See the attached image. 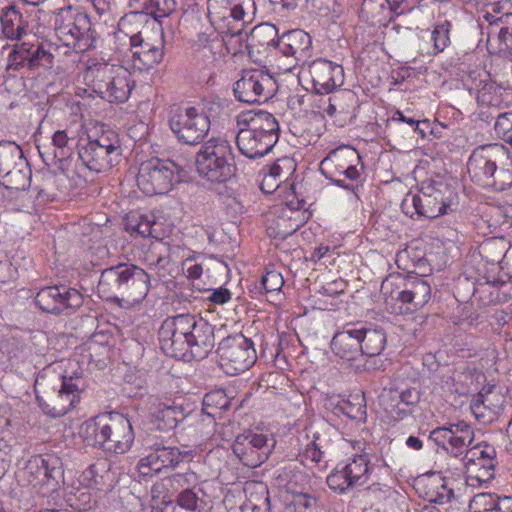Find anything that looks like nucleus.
Segmentation results:
<instances>
[{"label":"nucleus","instance_id":"obj_1","mask_svg":"<svg viewBox=\"0 0 512 512\" xmlns=\"http://www.w3.org/2000/svg\"><path fill=\"white\" fill-rule=\"evenodd\" d=\"M214 327L188 314L169 316L162 322V360L165 378L171 389L179 388L184 376L185 361L204 359L214 348Z\"/></svg>","mask_w":512,"mask_h":512},{"label":"nucleus","instance_id":"obj_2","mask_svg":"<svg viewBox=\"0 0 512 512\" xmlns=\"http://www.w3.org/2000/svg\"><path fill=\"white\" fill-rule=\"evenodd\" d=\"M80 435L88 445L114 454L125 453L134 441L129 419L118 412L99 414L85 421Z\"/></svg>","mask_w":512,"mask_h":512},{"label":"nucleus","instance_id":"obj_3","mask_svg":"<svg viewBox=\"0 0 512 512\" xmlns=\"http://www.w3.org/2000/svg\"><path fill=\"white\" fill-rule=\"evenodd\" d=\"M243 124L236 135V144L241 154L256 159L268 154L279 139L280 126L275 116L267 111L248 112L239 117Z\"/></svg>","mask_w":512,"mask_h":512},{"label":"nucleus","instance_id":"obj_4","mask_svg":"<svg viewBox=\"0 0 512 512\" xmlns=\"http://www.w3.org/2000/svg\"><path fill=\"white\" fill-rule=\"evenodd\" d=\"M36 400L43 412L51 417H61L79 401L85 381L79 375L46 377L35 381Z\"/></svg>","mask_w":512,"mask_h":512},{"label":"nucleus","instance_id":"obj_5","mask_svg":"<svg viewBox=\"0 0 512 512\" xmlns=\"http://www.w3.org/2000/svg\"><path fill=\"white\" fill-rule=\"evenodd\" d=\"M458 194L449 184L431 181L423 183L416 194H408L402 201V211L413 217L414 214L434 219L458 209Z\"/></svg>","mask_w":512,"mask_h":512},{"label":"nucleus","instance_id":"obj_6","mask_svg":"<svg viewBox=\"0 0 512 512\" xmlns=\"http://www.w3.org/2000/svg\"><path fill=\"white\" fill-rule=\"evenodd\" d=\"M198 175L212 183H223L235 173L234 155L229 142L213 138L206 142L196 156Z\"/></svg>","mask_w":512,"mask_h":512},{"label":"nucleus","instance_id":"obj_7","mask_svg":"<svg viewBox=\"0 0 512 512\" xmlns=\"http://www.w3.org/2000/svg\"><path fill=\"white\" fill-rule=\"evenodd\" d=\"M392 279L382 282L381 291L387 295L386 301H391L393 311L399 314L413 313L422 309L431 299V287L427 280L419 276H408L392 288Z\"/></svg>","mask_w":512,"mask_h":512},{"label":"nucleus","instance_id":"obj_8","mask_svg":"<svg viewBox=\"0 0 512 512\" xmlns=\"http://www.w3.org/2000/svg\"><path fill=\"white\" fill-rule=\"evenodd\" d=\"M362 169L360 154L348 145L339 146L330 151L320 162V171L326 179L351 192H354L355 185L347 180H358Z\"/></svg>","mask_w":512,"mask_h":512},{"label":"nucleus","instance_id":"obj_9","mask_svg":"<svg viewBox=\"0 0 512 512\" xmlns=\"http://www.w3.org/2000/svg\"><path fill=\"white\" fill-rule=\"evenodd\" d=\"M122 148L118 134L112 130L102 131L85 145H79L78 156L90 171L100 173L110 170L121 157Z\"/></svg>","mask_w":512,"mask_h":512},{"label":"nucleus","instance_id":"obj_10","mask_svg":"<svg viewBox=\"0 0 512 512\" xmlns=\"http://www.w3.org/2000/svg\"><path fill=\"white\" fill-rule=\"evenodd\" d=\"M168 125L178 141L197 145L203 141L210 129V119L201 106L172 109Z\"/></svg>","mask_w":512,"mask_h":512},{"label":"nucleus","instance_id":"obj_11","mask_svg":"<svg viewBox=\"0 0 512 512\" xmlns=\"http://www.w3.org/2000/svg\"><path fill=\"white\" fill-rule=\"evenodd\" d=\"M55 33L67 47L80 51L91 48L95 41L89 17L71 7L62 9L55 19Z\"/></svg>","mask_w":512,"mask_h":512},{"label":"nucleus","instance_id":"obj_12","mask_svg":"<svg viewBox=\"0 0 512 512\" xmlns=\"http://www.w3.org/2000/svg\"><path fill=\"white\" fill-rule=\"evenodd\" d=\"M217 352L221 368L231 376L248 370L257 359L253 342L242 334L224 338Z\"/></svg>","mask_w":512,"mask_h":512},{"label":"nucleus","instance_id":"obj_13","mask_svg":"<svg viewBox=\"0 0 512 512\" xmlns=\"http://www.w3.org/2000/svg\"><path fill=\"white\" fill-rule=\"evenodd\" d=\"M24 472L29 477L30 484L38 488V492L44 497H50L58 490L63 476L61 460L54 454L32 457Z\"/></svg>","mask_w":512,"mask_h":512},{"label":"nucleus","instance_id":"obj_14","mask_svg":"<svg viewBox=\"0 0 512 512\" xmlns=\"http://www.w3.org/2000/svg\"><path fill=\"white\" fill-rule=\"evenodd\" d=\"M276 89L274 77L258 69L244 70L233 86L235 97L248 104L267 101L274 95Z\"/></svg>","mask_w":512,"mask_h":512},{"label":"nucleus","instance_id":"obj_15","mask_svg":"<svg viewBox=\"0 0 512 512\" xmlns=\"http://www.w3.org/2000/svg\"><path fill=\"white\" fill-rule=\"evenodd\" d=\"M119 73L113 75V66L101 64L90 69L93 76L92 86L101 98L111 103L125 102L130 93L131 86L126 70L118 69Z\"/></svg>","mask_w":512,"mask_h":512},{"label":"nucleus","instance_id":"obj_16","mask_svg":"<svg viewBox=\"0 0 512 512\" xmlns=\"http://www.w3.org/2000/svg\"><path fill=\"white\" fill-rule=\"evenodd\" d=\"M266 36L271 38L267 45L275 46L287 57H293L295 61H304L312 46V40L308 33L301 29H295L277 37V29L274 25L264 24L253 31V36Z\"/></svg>","mask_w":512,"mask_h":512},{"label":"nucleus","instance_id":"obj_17","mask_svg":"<svg viewBox=\"0 0 512 512\" xmlns=\"http://www.w3.org/2000/svg\"><path fill=\"white\" fill-rule=\"evenodd\" d=\"M186 158L181 154H173L170 149L162 152V195L175 200L181 206L183 187L186 183Z\"/></svg>","mask_w":512,"mask_h":512},{"label":"nucleus","instance_id":"obj_18","mask_svg":"<svg viewBox=\"0 0 512 512\" xmlns=\"http://www.w3.org/2000/svg\"><path fill=\"white\" fill-rule=\"evenodd\" d=\"M505 147L499 144L480 146L474 149L467 162V171L471 180L479 186L487 188L490 178L497 168L498 160Z\"/></svg>","mask_w":512,"mask_h":512},{"label":"nucleus","instance_id":"obj_19","mask_svg":"<svg viewBox=\"0 0 512 512\" xmlns=\"http://www.w3.org/2000/svg\"><path fill=\"white\" fill-rule=\"evenodd\" d=\"M232 449L239 460L250 468H256L264 463L271 452L267 436L251 431L238 435Z\"/></svg>","mask_w":512,"mask_h":512},{"label":"nucleus","instance_id":"obj_20","mask_svg":"<svg viewBox=\"0 0 512 512\" xmlns=\"http://www.w3.org/2000/svg\"><path fill=\"white\" fill-rule=\"evenodd\" d=\"M35 302L45 312L60 314L68 309L79 308L83 298L76 289L66 286H48L37 293Z\"/></svg>","mask_w":512,"mask_h":512},{"label":"nucleus","instance_id":"obj_21","mask_svg":"<svg viewBox=\"0 0 512 512\" xmlns=\"http://www.w3.org/2000/svg\"><path fill=\"white\" fill-rule=\"evenodd\" d=\"M308 71L317 94L332 93L344 84L343 67L332 61L316 59L309 65Z\"/></svg>","mask_w":512,"mask_h":512},{"label":"nucleus","instance_id":"obj_22","mask_svg":"<svg viewBox=\"0 0 512 512\" xmlns=\"http://www.w3.org/2000/svg\"><path fill=\"white\" fill-rule=\"evenodd\" d=\"M357 324L348 323L331 340L333 353L345 361H353L361 356V344L357 336Z\"/></svg>","mask_w":512,"mask_h":512},{"label":"nucleus","instance_id":"obj_23","mask_svg":"<svg viewBox=\"0 0 512 512\" xmlns=\"http://www.w3.org/2000/svg\"><path fill=\"white\" fill-rule=\"evenodd\" d=\"M130 265L120 264L105 269L97 285L98 293L106 300H118L127 283Z\"/></svg>","mask_w":512,"mask_h":512},{"label":"nucleus","instance_id":"obj_24","mask_svg":"<svg viewBox=\"0 0 512 512\" xmlns=\"http://www.w3.org/2000/svg\"><path fill=\"white\" fill-rule=\"evenodd\" d=\"M465 85L469 92L476 94L477 103L481 106H498L501 103L500 89L490 81L486 72L479 73L478 77L475 72L468 75Z\"/></svg>","mask_w":512,"mask_h":512},{"label":"nucleus","instance_id":"obj_25","mask_svg":"<svg viewBox=\"0 0 512 512\" xmlns=\"http://www.w3.org/2000/svg\"><path fill=\"white\" fill-rule=\"evenodd\" d=\"M357 324V336L361 344V355L375 357L381 354L387 343L385 330L379 326Z\"/></svg>","mask_w":512,"mask_h":512},{"label":"nucleus","instance_id":"obj_26","mask_svg":"<svg viewBox=\"0 0 512 512\" xmlns=\"http://www.w3.org/2000/svg\"><path fill=\"white\" fill-rule=\"evenodd\" d=\"M246 500L241 506L243 512H270L269 490L266 484L250 481L245 484Z\"/></svg>","mask_w":512,"mask_h":512},{"label":"nucleus","instance_id":"obj_27","mask_svg":"<svg viewBox=\"0 0 512 512\" xmlns=\"http://www.w3.org/2000/svg\"><path fill=\"white\" fill-rule=\"evenodd\" d=\"M149 281V275L143 269L130 265L127 283L124 284L120 297L132 302L143 300L148 292Z\"/></svg>","mask_w":512,"mask_h":512},{"label":"nucleus","instance_id":"obj_28","mask_svg":"<svg viewBox=\"0 0 512 512\" xmlns=\"http://www.w3.org/2000/svg\"><path fill=\"white\" fill-rule=\"evenodd\" d=\"M0 20L2 32L7 39L18 40L25 33L26 22L15 5L3 8Z\"/></svg>","mask_w":512,"mask_h":512},{"label":"nucleus","instance_id":"obj_29","mask_svg":"<svg viewBox=\"0 0 512 512\" xmlns=\"http://www.w3.org/2000/svg\"><path fill=\"white\" fill-rule=\"evenodd\" d=\"M159 163L160 160L155 159L143 163L140 167L137 182L140 189H142V191L147 195L158 194V189L160 187Z\"/></svg>","mask_w":512,"mask_h":512},{"label":"nucleus","instance_id":"obj_30","mask_svg":"<svg viewBox=\"0 0 512 512\" xmlns=\"http://www.w3.org/2000/svg\"><path fill=\"white\" fill-rule=\"evenodd\" d=\"M502 156L498 160L497 168L490 178L488 187L495 191H504L512 186V156L508 149L502 151Z\"/></svg>","mask_w":512,"mask_h":512},{"label":"nucleus","instance_id":"obj_31","mask_svg":"<svg viewBox=\"0 0 512 512\" xmlns=\"http://www.w3.org/2000/svg\"><path fill=\"white\" fill-rule=\"evenodd\" d=\"M370 459L368 453L357 454L349 459L344 469L354 486L365 484L370 475Z\"/></svg>","mask_w":512,"mask_h":512},{"label":"nucleus","instance_id":"obj_32","mask_svg":"<svg viewBox=\"0 0 512 512\" xmlns=\"http://www.w3.org/2000/svg\"><path fill=\"white\" fill-rule=\"evenodd\" d=\"M504 402L505 398L501 393L489 389L485 393L480 392L474 397L471 403V410L476 417L483 415L482 407L497 414L502 409Z\"/></svg>","mask_w":512,"mask_h":512},{"label":"nucleus","instance_id":"obj_33","mask_svg":"<svg viewBox=\"0 0 512 512\" xmlns=\"http://www.w3.org/2000/svg\"><path fill=\"white\" fill-rule=\"evenodd\" d=\"M7 188L15 190H25L31 180V169L26 158L20 160L15 167L10 169L9 173L1 176Z\"/></svg>","mask_w":512,"mask_h":512},{"label":"nucleus","instance_id":"obj_34","mask_svg":"<svg viewBox=\"0 0 512 512\" xmlns=\"http://www.w3.org/2000/svg\"><path fill=\"white\" fill-rule=\"evenodd\" d=\"M300 227V223L291 216L284 215L268 218L266 231L269 237L284 240L295 233Z\"/></svg>","mask_w":512,"mask_h":512},{"label":"nucleus","instance_id":"obj_35","mask_svg":"<svg viewBox=\"0 0 512 512\" xmlns=\"http://www.w3.org/2000/svg\"><path fill=\"white\" fill-rule=\"evenodd\" d=\"M159 224L157 216L154 213L140 215L134 221L129 220L127 223V231L136 232L142 237H152L158 240Z\"/></svg>","mask_w":512,"mask_h":512},{"label":"nucleus","instance_id":"obj_36","mask_svg":"<svg viewBox=\"0 0 512 512\" xmlns=\"http://www.w3.org/2000/svg\"><path fill=\"white\" fill-rule=\"evenodd\" d=\"M24 158L23 151L14 142L0 143V177L9 173L10 169L15 167L17 163Z\"/></svg>","mask_w":512,"mask_h":512},{"label":"nucleus","instance_id":"obj_37","mask_svg":"<svg viewBox=\"0 0 512 512\" xmlns=\"http://www.w3.org/2000/svg\"><path fill=\"white\" fill-rule=\"evenodd\" d=\"M339 412L352 420L365 421L366 403L364 395H351L347 400H342L336 407Z\"/></svg>","mask_w":512,"mask_h":512},{"label":"nucleus","instance_id":"obj_38","mask_svg":"<svg viewBox=\"0 0 512 512\" xmlns=\"http://www.w3.org/2000/svg\"><path fill=\"white\" fill-rule=\"evenodd\" d=\"M427 487L428 491L425 493V497L430 503L444 504L454 496L453 489L447 486L444 478L431 479Z\"/></svg>","mask_w":512,"mask_h":512},{"label":"nucleus","instance_id":"obj_39","mask_svg":"<svg viewBox=\"0 0 512 512\" xmlns=\"http://www.w3.org/2000/svg\"><path fill=\"white\" fill-rule=\"evenodd\" d=\"M241 27H243V24ZM222 40L227 52L236 55L242 52V48L248 40V33L243 28L229 27L223 32Z\"/></svg>","mask_w":512,"mask_h":512},{"label":"nucleus","instance_id":"obj_40","mask_svg":"<svg viewBox=\"0 0 512 512\" xmlns=\"http://www.w3.org/2000/svg\"><path fill=\"white\" fill-rule=\"evenodd\" d=\"M78 135L79 131L72 128L56 131L52 136V143L58 150L56 155L65 157L70 154L72 151V144Z\"/></svg>","mask_w":512,"mask_h":512},{"label":"nucleus","instance_id":"obj_41","mask_svg":"<svg viewBox=\"0 0 512 512\" xmlns=\"http://www.w3.org/2000/svg\"><path fill=\"white\" fill-rule=\"evenodd\" d=\"M185 418L184 409L176 400L162 402V422L167 430H173Z\"/></svg>","mask_w":512,"mask_h":512},{"label":"nucleus","instance_id":"obj_42","mask_svg":"<svg viewBox=\"0 0 512 512\" xmlns=\"http://www.w3.org/2000/svg\"><path fill=\"white\" fill-rule=\"evenodd\" d=\"M230 407V400L223 390H214L207 393L203 398V411L215 416V410H227Z\"/></svg>","mask_w":512,"mask_h":512},{"label":"nucleus","instance_id":"obj_43","mask_svg":"<svg viewBox=\"0 0 512 512\" xmlns=\"http://www.w3.org/2000/svg\"><path fill=\"white\" fill-rule=\"evenodd\" d=\"M474 502L487 506L484 512H511L512 497L494 499L490 494L480 493L474 497Z\"/></svg>","mask_w":512,"mask_h":512},{"label":"nucleus","instance_id":"obj_44","mask_svg":"<svg viewBox=\"0 0 512 512\" xmlns=\"http://www.w3.org/2000/svg\"><path fill=\"white\" fill-rule=\"evenodd\" d=\"M387 0H364L362 3V13L371 19L373 23L381 24L388 19Z\"/></svg>","mask_w":512,"mask_h":512},{"label":"nucleus","instance_id":"obj_45","mask_svg":"<svg viewBox=\"0 0 512 512\" xmlns=\"http://www.w3.org/2000/svg\"><path fill=\"white\" fill-rule=\"evenodd\" d=\"M495 466H487L482 468L475 466H467L466 469V484L470 487H480L488 483L494 478Z\"/></svg>","mask_w":512,"mask_h":512},{"label":"nucleus","instance_id":"obj_46","mask_svg":"<svg viewBox=\"0 0 512 512\" xmlns=\"http://www.w3.org/2000/svg\"><path fill=\"white\" fill-rule=\"evenodd\" d=\"M159 57L160 53L158 48L148 43H146L145 47H142V49L133 51L134 63L136 64V61L139 62V69L149 70L155 67L158 64Z\"/></svg>","mask_w":512,"mask_h":512},{"label":"nucleus","instance_id":"obj_47","mask_svg":"<svg viewBox=\"0 0 512 512\" xmlns=\"http://www.w3.org/2000/svg\"><path fill=\"white\" fill-rule=\"evenodd\" d=\"M34 48L35 45L25 42L20 45H16L13 52L9 55L10 66H15V68H18L19 66H27L29 68Z\"/></svg>","mask_w":512,"mask_h":512},{"label":"nucleus","instance_id":"obj_48","mask_svg":"<svg viewBox=\"0 0 512 512\" xmlns=\"http://www.w3.org/2000/svg\"><path fill=\"white\" fill-rule=\"evenodd\" d=\"M334 107L340 108V113L349 114L357 105V95L352 90H340L333 95Z\"/></svg>","mask_w":512,"mask_h":512},{"label":"nucleus","instance_id":"obj_49","mask_svg":"<svg viewBox=\"0 0 512 512\" xmlns=\"http://www.w3.org/2000/svg\"><path fill=\"white\" fill-rule=\"evenodd\" d=\"M326 482L330 489L340 493H343L347 489L354 487L351 480H349L344 467L341 469L337 467L334 471H332L328 475Z\"/></svg>","mask_w":512,"mask_h":512},{"label":"nucleus","instance_id":"obj_50","mask_svg":"<svg viewBox=\"0 0 512 512\" xmlns=\"http://www.w3.org/2000/svg\"><path fill=\"white\" fill-rule=\"evenodd\" d=\"M500 29L498 38L501 50L509 51L512 49V13H506L499 17Z\"/></svg>","mask_w":512,"mask_h":512},{"label":"nucleus","instance_id":"obj_51","mask_svg":"<svg viewBox=\"0 0 512 512\" xmlns=\"http://www.w3.org/2000/svg\"><path fill=\"white\" fill-rule=\"evenodd\" d=\"M138 471L143 478H151L160 472V455L152 452L141 458L138 463Z\"/></svg>","mask_w":512,"mask_h":512},{"label":"nucleus","instance_id":"obj_52","mask_svg":"<svg viewBox=\"0 0 512 512\" xmlns=\"http://www.w3.org/2000/svg\"><path fill=\"white\" fill-rule=\"evenodd\" d=\"M450 27L449 21L437 24L432 32V39L434 41V48L437 52L444 51L450 44Z\"/></svg>","mask_w":512,"mask_h":512},{"label":"nucleus","instance_id":"obj_53","mask_svg":"<svg viewBox=\"0 0 512 512\" xmlns=\"http://www.w3.org/2000/svg\"><path fill=\"white\" fill-rule=\"evenodd\" d=\"M496 133L512 146V112L500 114L494 125Z\"/></svg>","mask_w":512,"mask_h":512},{"label":"nucleus","instance_id":"obj_54","mask_svg":"<svg viewBox=\"0 0 512 512\" xmlns=\"http://www.w3.org/2000/svg\"><path fill=\"white\" fill-rule=\"evenodd\" d=\"M107 473V465L105 462H98L91 464L82 474L83 480L87 482L89 486H95L98 488L103 480L101 473Z\"/></svg>","mask_w":512,"mask_h":512},{"label":"nucleus","instance_id":"obj_55","mask_svg":"<svg viewBox=\"0 0 512 512\" xmlns=\"http://www.w3.org/2000/svg\"><path fill=\"white\" fill-rule=\"evenodd\" d=\"M316 505V498L308 493H297L290 505L286 506V512H306Z\"/></svg>","mask_w":512,"mask_h":512},{"label":"nucleus","instance_id":"obj_56","mask_svg":"<svg viewBox=\"0 0 512 512\" xmlns=\"http://www.w3.org/2000/svg\"><path fill=\"white\" fill-rule=\"evenodd\" d=\"M473 440L474 438L472 437L454 435L452 432L445 451L454 457H458L464 452L466 447L472 444Z\"/></svg>","mask_w":512,"mask_h":512},{"label":"nucleus","instance_id":"obj_57","mask_svg":"<svg viewBox=\"0 0 512 512\" xmlns=\"http://www.w3.org/2000/svg\"><path fill=\"white\" fill-rule=\"evenodd\" d=\"M53 55L46 50L43 45L35 46L33 56L30 59L29 69L33 70L38 67H51Z\"/></svg>","mask_w":512,"mask_h":512},{"label":"nucleus","instance_id":"obj_58","mask_svg":"<svg viewBox=\"0 0 512 512\" xmlns=\"http://www.w3.org/2000/svg\"><path fill=\"white\" fill-rule=\"evenodd\" d=\"M391 399L398 398L399 402L406 406H414L420 400V393L415 388H409L401 393H398L395 390H390L387 394Z\"/></svg>","mask_w":512,"mask_h":512},{"label":"nucleus","instance_id":"obj_59","mask_svg":"<svg viewBox=\"0 0 512 512\" xmlns=\"http://www.w3.org/2000/svg\"><path fill=\"white\" fill-rule=\"evenodd\" d=\"M261 284L266 292H275L282 288L284 280L279 272L267 271L266 274L262 276Z\"/></svg>","mask_w":512,"mask_h":512},{"label":"nucleus","instance_id":"obj_60","mask_svg":"<svg viewBox=\"0 0 512 512\" xmlns=\"http://www.w3.org/2000/svg\"><path fill=\"white\" fill-rule=\"evenodd\" d=\"M183 458V454L176 447L162 446V468H174Z\"/></svg>","mask_w":512,"mask_h":512},{"label":"nucleus","instance_id":"obj_61","mask_svg":"<svg viewBox=\"0 0 512 512\" xmlns=\"http://www.w3.org/2000/svg\"><path fill=\"white\" fill-rule=\"evenodd\" d=\"M131 6L153 16V18L160 22L159 0H130Z\"/></svg>","mask_w":512,"mask_h":512},{"label":"nucleus","instance_id":"obj_62","mask_svg":"<svg viewBox=\"0 0 512 512\" xmlns=\"http://www.w3.org/2000/svg\"><path fill=\"white\" fill-rule=\"evenodd\" d=\"M197 496L191 490H185L177 497L178 512H191L197 506Z\"/></svg>","mask_w":512,"mask_h":512},{"label":"nucleus","instance_id":"obj_63","mask_svg":"<svg viewBox=\"0 0 512 512\" xmlns=\"http://www.w3.org/2000/svg\"><path fill=\"white\" fill-rule=\"evenodd\" d=\"M248 11L251 13H254L255 11V4L253 0H243L241 3L234 5L231 9V16L236 21L242 20L245 22Z\"/></svg>","mask_w":512,"mask_h":512},{"label":"nucleus","instance_id":"obj_64","mask_svg":"<svg viewBox=\"0 0 512 512\" xmlns=\"http://www.w3.org/2000/svg\"><path fill=\"white\" fill-rule=\"evenodd\" d=\"M451 433V429H448L447 425L437 427L430 432L429 439L446 450Z\"/></svg>","mask_w":512,"mask_h":512}]
</instances>
